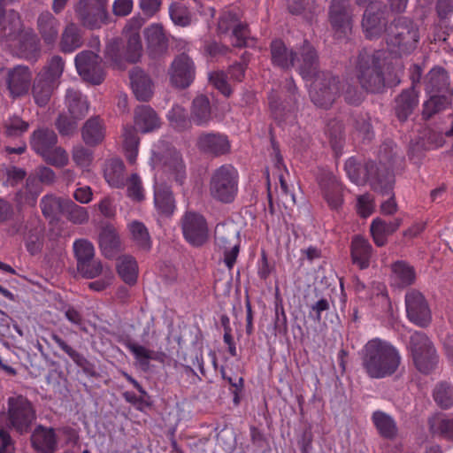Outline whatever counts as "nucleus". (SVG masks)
<instances>
[{
    "label": "nucleus",
    "instance_id": "1",
    "mask_svg": "<svg viewBox=\"0 0 453 453\" xmlns=\"http://www.w3.org/2000/svg\"><path fill=\"white\" fill-rule=\"evenodd\" d=\"M395 146L391 141L385 142L380 148V164L368 161L362 168L353 157L349 158L344 165L349 180L361 185L369 181L372 188L380 194H388L395 183V176L392 169L387 165L393 161L396 151Z\"/></svg>",
    "mask_w": 453,
    "mask_h": 453
},
{
    "label": "nucleus",
    "instance_id": "2",
    "mask_svg": "<svg viewBox=\"0 0 453 453\" xmlns=\"http://www.w3.org/2000/svg\"><path fill=\"white\" fill-rule=\"evenodd\" d=\"M270 54L273 66L283 71L295 68L303 80L311 81L318 73V53L307 40L296 49L288 48L280 39L273 40Z\"/></svg>",
    "mask_w": 453,
    "mask_h": 453
},
{
    "label": "nucleus",
    "instance_id": "3",
    "mask_svg": "<svg viewBox=\"0 0 453 453\" xmlns=\"http://www.w3.org/2000/svg\"><path fill=\"white\" fill-rule=\"evenodd\" d=\"M362 366L372 379L393 375L401 364L398 349L390 342L374 338L366 342L362 350Z\"/></svg>",
    "mask_w": 453,
    "mask_h": 453
},
{
    "label": "nucleus",
    "instance_id": "4",
    "mask_svg": "<svg viewBox=\"0 0 453 453\" xmlns=\"http://www.w3.org/2000/svg\"><path fill=\"white\" fill-rule=\"evenodd\" d=\"M385 66L383 50H360L354 64V70L361 88L369 93H380L386 86L398 84L399 80L395 81L386 78Z\"/></svg>",
    "mask_w": 453,
    "mask_h": 453
},
{
    "label": "nucleus",
    "instance_id": "5",
    "mask_svg": "<svg viewBox=\"0 0 453 453\" xmlns=\"http://www.w3.org/2000/svg\"><path fill=\"white\" fill-rule=\"evenodd\" d=\"M154 174V203L157 213L162 217L170 216V187L163 178L170 159V145L165 139L159 140L152 150Z\"/></svg>",
    "mask_w": 453,
    "mask_h": 453
},
{
    "label": "nucleus",
    "instance_id": "6",
    "mask_svg": "<svg viewBox=\"0 0 453 453\" xmlns=\"http://www.w3.org/2000/svg\"><path fill=\"white\" fill-rule=\"evenodd\" d=\"M388 50L395 57L411 54L419 41L418 27L406 17H399L389 23L385 35Z\"/></svg>",
    "mask_w": 453,
    "mask_h": 453
},
{
    "label": "nucleus",
    "instance_id": "7",
    "mask_svg": "<svg viewBox=\"0 0 453 453\" xmlns=\"http://www.w3.org/2000/svg\"><path fill=\"white\" fill-rule=\"evenodd\" d=\"M4 20L3 26L6 27L5 35L0 37V41L18 38V55L28 61H36L41 53L40 40L32 29H21L22 24L19 14L15 11L4 12Z\"/></svg>",
    "mask_w": 453,
    "mask_h": 453
},
{
    "label": "nucleus",
    "instance_id": "8",
    "mask_svg": "<svg viewBox=\"0 0 453 453\" xmlns=\"http://www.w3.org/2000/svg\"><path fill=\"white\" fill-rule=\"evenodd\" d=\"M187 332L176 339L178 349L176 350L177 359L175 369L180 374L179 382L183 387L196 384L201 378L195 372L194 369L198 368L203 376H206L203 361L191 339H187Z\"/></svg>",
    "mask_w": 453,
    "mask_h": 453
},
{
    "label": "nucleus",
    "instance_id": "9",
    "mask_svg": "<svg viewBox=\"0 0 453 453\" xmlns=\"http://www.w3.org/2000/svg\"><path fill=\"white\" fill-rule=\"evenodd\" d=\"M5 420L8 428L19 435L32 431L36 421V410L34 403L21 394H13L6 401Z\"/></svg>",
    "mask_w": 453,
    "mask_h": 453
},
{
    "label": "nucleus",
    "instance_id": "10",
    "mask_svg": "<svg viewBox=\"0 0 453 453\" xmlns=\"http://www.w3.org/2000/svg\"><path fill=\"white\" fill-rule=\"evenodd\" d=\"M58 136L49 128L35 130L30 138V146L35 152L42 156L49 164L62 167L68 163L66 151L57 146Z\"/></svg>",
    "mask_w": 453,
    "mask_h": 453
},
{
    "label": "nucleus",
    "instance_id": "11",
    "mask_svg": "<svg viewBox=\"0 0 453 453\" xmlns=\"http://www.w3.org/2000/svg\"><path fill=\"white\" fill-rule=\"evenodd\" d=\"M239 175L231 165H223L211 175L209 190L211 196L220 203H232L238 192Z\"/></svg>",
    "mask_w": 453,
    "mask_h": 453
},
{
    "label": "nucleus",
    "instance_id": "12",
    "mask_svg": "<svg viewBox=\"0 0 453 453\" xmlns=\"http://www.w3.org/2000/svg\"><path fill=\"white\" fill-rule=\"evenodd\" d=\"M314 80L310 89L311 102L318 107L328 109L340 96L342 81L329 72H319L311 79Z\"/></svg>",
    "mask_w": 453,
    "mask_h": 453
},
{
    "label": "nucleus",
    "instance_id": "13",
    "mask_svg": "<svg viewBox=\"0 0 453 453\" xmlns=\"http://www.w3.org/2000/svg\"><path fill=\"white\" fill-rule=\"evenodd\" d=\"M408 349L415 367L420 372L429 373L435 368L438 356L433 342L425 333L418 331L412 333L410 336Z\"/></svg>",
    "mask_w": 453,
    "mask_h": 453
},
{
    "label": "nucleus",
    "instance_id": "14",
    "mask_svg": "<svg viewBox=\"0 0 453 453\" xmlns=\"http://www.w3.org/2000/svg\"><path fill=\"white\" fill-rule=\"evenodd\" d=\"M238 226L233 222L219 223L214 231L217 246L224 250V262L228 269L235 264L240 249Z\"/></svg>",
    "mask_w": 453,
    "mask_h": 453
},
{
    "label": "nucleus",
    "instance_id": "15",
    "mask_svg": "<svg viewBox=\"0 0 453 453\" xmlns=\"http://www.w3.org/2000/svg\"><path fill=\"white\" fill-rule=\"evenodd\" d=\"M388 12L381 3H372L365 11L362 19V29L369 40L378 39L387 34Z\"/></svg>",
    "mask_w": 453,
    "mask_h": 453
},
{
    "label": "nucleus",
    "instance_id": "16",
    "mask_svg": "<svg viewBox=\"0 0 453 453\" xmlns=\"http://www.w3.org/2000/svg\"><path fill=\"white\" fill-rule=\"evenodd\" d=\"M1 83L8 90L10 97L15 99L25 96L29 91L32 72L26 65H16L8 68L1 74Z\"/></svg>",
    "mask_w": 453,
    "mask_h": 453
},
{
    "label": "nucleus",
    "instance_id": "17",
    "mask_svg": "<svg viewBox=\"0 0 453 453\" xmlns=\"http://www.w3.org/2000/svg\"><path fill=\"white\" fill-rule=\"evenodd\" d=\"M74 64L78 73L86 81L98 85L104 79V72L101 58L91 50H83L78 53L74 58Z\"/></svg>",
    "mask_w": 453,
    "mask_h": 453
},
{
    "label": "nucleus",
    "instance_id": "18",
    "mask_svg": "<svg viewBox=\"0 0 453 453\" xmlns=\"http://www.w3.org/2000/svg\"><path fill=\"white\" fill-rule=\"evenodd\" d=\"M74 11L81 25L90 30L98 29L108 21L104 6L92 0H80Z\"/></svg>",
    "mask_w": 453,
    "mask_h": 453
},
{
    "label": "nucleus",
    "instance_id": "19",
    "mask_svg": "<svg viewBox=\"0 0 453 453\" xmlns=\"http://www.w3.org/2000/svg\"><path fill=\"white\" fill-rule=\"evenodd\" d=\"M218 31L220 34H230L231 44L234 47H246L250 32L248 26L240 21L236 13L227 11L224 12L218 22Z\"/></svg>",
    "mask_w": 453,
    "mask_h": 453
},
{
    "label": "nucleus",
    "instance_id": "20",
    "mask_svg": "<svg viewBox=\"0 0 453 453\" xmlns=\"http://www.w3.org/2000/svg\"><path fill=\"white\" fill-rule=\"evenodd\" d=\"M407 317L415 325L420 327L427 326L431 320V311L424 296L417 291L411 290L405 296Z\"/></svg>",
    "mask_w": 453,
    "mask_h": 453
},
{
    "label": "nucleus",
    "instance_id": "21",
    "mask_svg": "<svg viewBox=\"0 0 453 453\" xmlns=\"http://www.w3.org/2000/svg\"><path fill=\"white\" fill-rule=\"evenodd\" d=\"M328 19L333 30L339 36L346 35L352 28V10L349 0H332Z\"/></svg>",
    "mask_w": 453,
    "mask_h": 453
},
{
    "label": "nucleus",
    "instance_id": "22",
    "mask_svg": "<svg viewBox=\"0 0 453 453\" xmlns=\"http://www.w3.org/2000/svg\"><path fill=\"white\" fill-rule=\"evenodd\" d=\"M182 232L185 239L193 246H201L208 239L206 220L195 212H187L183 217Z\"/></svg>",
    "mask_w": 453,
    "mask_h": 453
},
{
    "label": "nucleus",
    "instance_id": "23",
    "mask_svg": "<svg viewBox=\"0 0 453 453\" xmlns=\"http://www.w3.org/2000/svg\"><path fill=\"white\" fill-rule=\"evenodd\" d=\"M196 147L201 152L212 157L226 155L231 149L227 136L219 132H202L197 137Z\"/></svg>",
    "mask_w": 453,
    "mask_h": 453
},
{
    "label": "nucleus",
    "instance_id": "24",
    "mask_svg": "<svg viewBox=\"0 0 453 453\" xmlns=\"http://www.w3.org/2000/svg\"><path fill=\"white\" fill-rule=\"evenodd\" d=\"M195 79V66L186 53L177 56L172 63V87L185 89Z\"/></svg>",
    "mask_w": 453,
    "mask_h": 453
},
{
    "label": "nucleus",
    "instance_id": "25",
    "mask_svg": "<svg viewBox=\"0 0 453 453\" xmlns=\"http://www.w3.org/2000/svg\"><path fill=\"white\" fill-rule=\"evenodd\" d=\"M148 54L151 58H159L166 53L168 39L162 25L153 23L144 30Z\"/></svg>",
    "mask_w": 453,
    "mask_h": 453
},
{
    "label": "nucleus",
    "instance_id": "26",
    "mask_svg": "<svg viewBox=\"0 0 453 453\" xmlns=\"http://www.w3.org/2000/svg\"><path fill=\"white\" fill-rule=\"evenodd\" d=\"M60 26V20L49 11L41 12L36 19V30L46 46L56 44Z\"/></svg>",
    "mask_w": 453,
    "mask_h": 453
},
{
    "label": "nucleus",
    "instance_id": "27",
    "mask_svg": "<svg viewBox=\"0 0 453 453\" xmlns=\"http://www.w3.org/2000/svg\"><path fill=\"white\" fill-rule=\"evenodd\" d=\"M319 185L331 209L338 210L342 206L343 199L342 188L336 177L331 173H323L319 177Z\"/></svg>",
    "mask_w": 453,
    "mask_h": 453
},
{
    "label": "nucleus",
    "instance_id": "28",
    "mask_svg": "<svg viewBox=\"0 0 453 453\" xmlns=\"http://www.w3.org/2000/svg\"><path fill=\"white\" fill-rule=\"evenodd\" d=\"M426 94L445 95L451 93L449 73L441 66L433 67L424 79Z\"/></svg>",
    "mask_w": 453,
    "mask_h": 453
},
{
    "label": "nucleus",
    "instance_id": "29",
    "mask_svg": "<svg viewBox=\"0 0 453 453\" xmlns=\"http://www.w3.org/2000/svg\"><path fill=\"white\" fill-rule=\"evenodd\" d=\"M32 448L37 453H55L58 448V438L55 430L42 425L35 427L31 437Z\"/></svg>",
    "mask_w": 453,
    "mask_h": 453
},
{
    "label": "nucleus",
    "instance_id": "30",
    "mask_svg": "<svg viewBox=\"0 0 453 453\" xmlns=\"http://www.w3.org/2000/svg\"><path fill=\"white\" fill-rule=\"evenodd\" d=\"M84 44V32L74 22L66 24L62 31L59 40V50L65 54H70Z\"/></svg>",
    "mask_w": 453,
    "mask_h": 453
},
{
    "label": "nucleus",
    "instance_id": "31",
    "mask_svg": "<svg viewBox=\"0 0 453 453\" xmlns=\"http://www.w3.org/2000/svg\"><path fill=\"white\" fill-rule=\"evenodd\" d=\"M103 172L104 178L111 188L120 189L126 187V167L120 158L112 157L105 160Z\"/></svg>",
    "mask_w": 453,
    "mask_h": 453
},
{
    "label": "nucleus",
    "instance_id": "32",
    "mask_svg": "<svg viewBox=\"0 0 453 453\" xmlns=\"http://www.w3.org/2000/svg\"><path fill=\"white\" fill-rule=\"evenodd\" d=\"M402 219L386 221L380 218L374 219L370 225V233L372 241L378 247H383L388 243V237L394 234L402 225Z\"/></svg>",
    "mask_w": 453,
    "mask_h": 453
},
{
    "label": "nucleus",
    "instance_id": "33",
    "mask_svg": "<svg viewBox=\"0 0 453 453\" xmlns=\"http://www.w3.org/2000/svg\"><path fill=\"white\" fill-rule=\"evenodd\" d=\"M418 104V94L413 87L403 89L395 99V113L400 121H405Z\"/></svg>",
    "mask_w": 453,
    "mask_h": 453
},
{
    "label": "nucleus",
    "instance_id": "34",
    "mask_svg": "<svg viewBox=\"0 0 453 453\" xmlns=\"http://www.w3.org/2000/svg\"><path fill=\"white\" fill-rule=\"evenodd\" d=\"M269 106L273 119L279 123L292 122L295 119L296 99L295 102H281L278 95L272 91L268 96Z\"/></svg>",
    "mask_w": 453,
    "mask_h": 453
},
{
    "label": "nucleus",
    "instance_id": "35",
    "mask_svg": "<svg viewBox=\"0 0 453 453\" xmlns=\"http://www.w3.org/2000/svg\"><path fill=\"white\" fill-rule=\"evenodd\" d=\"M98 242L102 253L107 258H113L120 250V238L112 225H106L101 229Z\"/></svg>",
    "mask_w": 453,
    "mask_h": 453
},
{
    "label": "nucleus",
    "instance_id": "36",
    "mask_svg": "<svg viewBox=\"0 0 453 453\" xmlns=\"http://www.w3.org/2000/svg\"><path fill=\"white\" fill-rule=\"evenodd\" d=\"M161 122L156 111L149 105H141L134 111V127L141 133L153 132Z\"/></svg>",
    "mask_w": 453,
    "mask_h": 453
},
{
    "label": "nucleus",
    "instance_id": "37",
    "mask_svg": "<svg viewBox=\"0 0 453 453\" xmlns=\"http://www.w3.org/2000/svg\"><path fill=\"white\" fill-rule=\"evenodd\" d=\"M131 87L139 101L147 102L152 96V81L142 69L134 67L129 73Z\"/></svg>",
    "mask_w": 453,
    "mask_h": 453
},
{
    "label": "nucleus",
    "instance_id": "38",
    "mask_svg": "<svg viewBox=\"0 0 453 453\" xmlns=\"http://www.w3.org/2000/svg\"><path fill=\"white\" fill-rule=\"evenodd\" d=\"M391 283L393 286L404 288L412 285L416 280V272L409 263L398 260L391 265Z\"/></svg>",
    "mask_w": 453,
    "mask_h": 453
},
{
    "label": "nucleus",
    "instance_id": "39",
    "mask_svg": "<svg viewBox=\"0 0 453 453\" xmlns=\"http://www.w3.org/2000/svg\"><path fill=\"white\" fill-rule=\"evenodd\" d=\"M58 84L45 78L44 73H38L32 86V95L38 106H45L50 100L55 88Z\"/></svg>",
    "mask_w": 453,
    "mask_h": 453
},
{
    "label": "nucleus",
    "instance_id": "40",
    "mask_svg": "<svg viewBox=\"0 0 453 453\" xmlns=\"http://www.w3.org/2000/svg\"><path fill=\"white\" fill-rule=\"evenodd\" d=\"M372 255V247L367 239L356 235L351 242V258L353 264L360 269H366L370 265Z\"/></svg>",
    "mask_w": 453,
    "mask_h": 453
},
{
    "label": "nucleus",
    "instance_id": "41",
    "mask_svg": "<svg viewBox=\"0 0 453 453\" xmlns=\"http://www.w3.org/2000/svg\"><path fill=\"white\" fill-rule=\"evenodd\" d=\"M81 136L88 146H96L105 136V127L99 117L89 118L81 128Z\"/></svg>",
    "mask_w": 453,
    "mask_h": 453
},
{
    "label": "nucleus",
    "instance_id": "42",
    "mask_svg": "<svg viewBox=\"0 0 453 453\" xmlns=\"http://www.w3.org/2000/svg\"><path fill=\"white\" fill-rule=\"evenodd\" d=\"M65 104L69 114L73 119H81L88 112L89 104L87 96L76 89L66 90Z\"/></svg>",
    "mask_w": 453,
    "mask_h": 453
},
{
    "label": "nucleus",
    "instance_id": "43",
    "mask_svg": "<svg viewBox=\"0 0 453 453\" xmlns=\"http://www.w3.org/2000/svg\"><path fill=\"white\" fill-rule=\"evenodd\" d=\"M134 246L143 252L150 250L152 241L146 226L138 220H133L127 225Z\"/></svg>",
    "mask_w": 453,
    "mask_h": 453
},
{
    "label": "nucleus",
    "instance_id": "44",
    "mask_svg": "<svg viewBox=\"0 0 453 453\" xmlns=\"http://www.w3.org/2000/svg\"><path fill=\"white\" fill-rule=\"evenodd\" d=\"M117 272L119 277L128 285H134L138 277V265L134 257L125 255L118 259Z\"/></svg>",
    "mask_w": 453,
    "mask_h": 453
},
{
    "label": "nucleus",
    "instance_id": "45",
    "mask_svg": "<svg viewBox=\"0 0 453 453\" xmlns=\"http://www.w3.org/2000/svg\"><path fill=\"white\" fill-rule=\"evenodd\" d=\"M193 120L197 126H205L211 119L210 101L205 96H199L193 101Z\"/></svg>",
    "mask_w": 453,
    "mask_h": 453
},
{
    "label": "nucleus",
    "instance_id": "46",
    "mask_svg": "<svg viewBox=\"0 0 453 453\" xmlns=\"http://www.w3.org/2000/svg\"><path fill=\"white\" fill-rule=\"evenodd\" d=\"M428 95L430 96L429 99L423 104L422 116L425 119L444 111L450 104V100L446 95Z\"/></svg>",
    "mask_w": 453,
    "mask_h": 453
},
{
    "label": "nucleus",
    "instance_id": "47",
    "mask_svg": "<svg viewBox=\"0 0 453 453\" xmlns=\"http://www.w3.org/2000/svg\"><path fill=\"white\" fill-rule=\"evenodd\" d=\"M372 421L380 434L387 439H393L397 434L395 420L382 411H375L372 414Z\"/></svg>",
    "mask_w": 453,
    "mask_h": 453
},
{
    "label": "nucleus",
    "instance_id": "48",
    "mask_svg": "<svg viewBox=\"0 0 453 453\" xmlns=\"http://www.w3.org/2000/svg\"><path fill=\"white\" fill-rule=\"evenodd\" d=\"M428 425L430 432L433 434L453 441V418H447L440 415H435L428 419Z\"/></svg>",
    "mask_w": 453,
    "mask_h": 453
},
{
    "label": "nucleus",
    "instance_id": "49",
    "mask_svg": "<svg viewBox=\"0 0 453 453\" xmlns=\"http://www.w3.org/2000/svg\"><path fill=\"white\" fill-rule=\"evenodd\" d=\"M42 193V187L35 179L28 178L26 186L22 188L16 195L19 203L35 206L39 195Z\"/></svg>",
    "mask_w": 453,
    "mask_h": 453
},
{
    "label": "nucleus",
    "instance_id": "50",
    "mask_svg": "<svg viewBox=\"0 0 453 453\" xmlns=\"http://www.w3.org/2000/svg\"><path fill=\"white\" fill-rule=\"evenodd\" d=\"M68 199H61L53 195L44 196L40 203L42 214L46 218L55 219L60 213H64L65 201Z\"/></svg>",
    "mask_w": 453,
    "mask_h": 453
},
{
    "label": "nucleus",
    "instance_id": "51",
    "mask_svg": "<svg viewBox=\"0 0 453 453\" xmlns=\"http://www.w3.org/2000/svg\"><path fill=\"white\" fill-rule=\"evenodd\" d=\"M42 340L50 347L51 346L50 341L53 342L63 352H65L76 365H81L84 357L76 349L71 347L59 334L55 332H50L49 339L42 337Z\"/></svg>",
    "mask_w": 453,
    "mask_h": 453
},
{
    "label": "nucleus",
    "instance_id": "52",
    "mask_svg": "<svg viewBox=\"0 0 453 453\" xmlns=\"http://www.w3.org/2000/svg\"><path fill=\"white\" fill-rule=\"evenodd\" d=\"M105 58L116 67L124 68L126 58L124 55V44L121 39L113 38L108 42L105 48Z\"/></svg>",
    "mask_w": 453,
    "mask_h": 453
},
{
    "label": "nucleus",
    "instance_id": "53",
    "mask_svg": "<svg viewBox=\"0 0 453 453\" xmlns=\"http://www.w3.org/2000/svg\"><path fill=\"white\" fill-rule=\"evenodd\" d=\"M142 52V45L138 32L130 34L126 47L124 46V55L126 62L136 63L140 60Z\"/></svg>",
    "mask_w": 453,
    "mask_h": 453
},
{
    "label": "nucleus",
    "instance_id": "54",
    "mask_svg": "<svg viewBox=\"0 0 453 453\" xmlns=\"http://www.w3.org/2000/svg\"><path fill=\"white\" fill-rule=\"evenodd\" d=\"M433 396L441 408H450L453 405V386L445 381L438 383L434 389Z\"/></svg>",
    "mask_w": 453,
    "mask_h": 453
},
{
    "label": "nucleus",
    "instance_id": "55",
    "mask_svg": "<svg viewBox=\"0 0 453 453\" xmlns=\"http://www.w3.org/2000/svg\"><path fill=\"white\" fill-rule=\"evenodd\" d=\"M64 67L65 61L63 58L55 55L48 61V64L39 73H44L45 78L50 79V81L58 84V80L64 72Z\"/></svg>",
    "mask_w": 453,
    "mask_h": 453
},
{
    "label": "nucleus",
    "instance_id": "56",
    "mask_svg": "<svg viewBox=\"0 0 453 453\" xmlns=\"http://www.w3.org/2000/svg\"><path fill=\"white\" fill-rule=\"evenodd\" d=\"M73 248L77 260V266L82 262H87L88 259L94 258L95 248L89 241L86 239L76 240L73 242Z\"/></svg>",
    "mask_w": 453,
    "mask_h": 453
},
{
    "label": "nucleus",
    "instance_id": "57",
    "mask_svg": "<svg viewBox=\"0 0 453 453\" xmlns=\"http://www.w3.org/2000/svg\"><path fill=\"white\" fill-rule=\"evenodd\" d=\"M127 194L134 201L140 202L144 199V188L141 177L137 173H132L127 178Z\"/></svg>",
    "mask_w": 453,
    "mask_h": 453
},
{
    "label": "nucleus",
    "instance_id": "58",
    "mask_svg": "<svg viewBox=\"0 0 453 453\" xmlns=\"http://www.w3.org/2000/svg\"><path fill=\"white\" fill-rule=\"evenodd\" d=\"M64 213H66L68 219L74 224H84L88 220L87 209L69 199L65 201Z\"/></svg>",
    "mask_w": 453,
    "mask_h": 453
},
{
    "label": "nucleus",
    "instance_id": "59",
    "mask_svg": "<svg viewBox=\"0 0 453 453\" xmlns=\"http://www.w3.org/2000/svg\"><path fill=\"white\" fill-rule=\"evenodd\" d=\"M326 134L330 139L331 145L334 150L342 148L344 140L343 124L338 120H331L327 124Z\"/></svg>",
    "mask_w": 453,
    "mask_h": 453
},
{
    "label": "nucleus",
    "instance_id": "60",
    "mask_svg": "<svg viewBox=\"0 0 453 453\" xmlns=\"http://www.w3.org/2000/svg\"><path fill=\"white\" fill-rule=\"evenodd\" d=\"M28 123L18 116H13L5 120L4 124V134L8 137H19L28 129Z\"/></svg>",
    "mask_w": 453,
    "mask_h": 453
},
{
    "label": "nucleus",
    "instance_id": "61",
    "mask_svg": "<svg viewBox=\"0 0 453 453\" xmlns=\"http://www.w3.org/2000/svg\"><path fill=\"white\" fill-rule=\"evenodd\" d=\"M172 175L179 185H183L187 173L186 165L180 151L172 150Z\"/></svg>",
    "mask_w": 453,
    "mask_h": 453
},
{
    "label": "nucleus",
    "instance_id": "62",
    "mask_svg": "<svg viewBox=\"0 0 453 453\" xmlns=\"http://www.w3.org/2000/svg\"><path fill=\"white\" fill-rule=\"evenodd\" d=\"M25 244L27 251L31 255L39 253L43 246V234L42 229L35 227L29 230L25 239Z\"/></svg>",
    "mask_w": 453,
    "mask_h": 453
},
{
    "label": "nucleus",
    "instance_id": "63",
    "mask_svg": "<svg viewBox=\"0 0 453 453\" xmlns=\"http://www.w3.org/2000/svg\"><path fill=\"white\" fill-rule=\"evenodd\" d=\"M190 127V120L187 110L181 105L172 108V127L182 131Z\"/></svg>",
    "mask_w": 453,
    "mask_h": 453
},
{
    "label": "nucleus",
    "instance_id": "64",
    "mask_svg": "<svg viewBox=\"0 0 453 453\" xmlns=\"http://www.w3.org/2000/svg\"><path fill=\"white\" fill-rule=\"evenodd\" d=\"M77 120V119H73L71 115L68 116L65 113H60L55 125L61 135L69 136L76 130Z\"/></svg>",
    "mask_w": 453,
    "mask_h": 453
}]
</instances>
